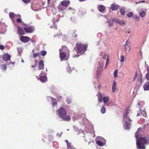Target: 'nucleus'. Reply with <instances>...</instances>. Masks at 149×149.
<instances>
[{
	"mask_svg": "<svg viewBox=\"0 0 149 149\" xmlns=\"http://www.w3.org/2000/svg\"><path fill=\"white\" fill-rule=\"evenodd\" d=\"M62 49H59L60 58L62 60H66L68 59V58L66 57V54L64 52L61 53Z\"/></svg>",
	"mask_w": 149,
	"mask_h": 149,
	"instance_id": "obj_8",
	"label": "nucleus"
},
{
	"mask_svg": "<svg viewBox=\"0 0 149 149\" xmlns=\"http://www.w3.org/2000/svg\"><path fill=\"white\" fill-rule=\"evenodd\" d=\"M15 15L14 13L13 12H10L9 13V16L12 19L15 16Z\"/></svg>",
	"mask_w": 149,
	"mask_h": 149,
	"instance_id": "obj_23",
	"label": "nucleus"
},
{
	"mask_svg": "<svg viewBox=\"0 0 149 149\" xmlns=\"http://www.w3.org/2000/svg\"><path fill=\"white\" fill-rule=\"evenodd\" d=\"M130 33V31L129 30H126L125 31V34H127Z\"/></svg>",
	"mask_w": 149,
	"mask_h": 149,
	"instance_id": "obj_46",
	"label": "nucleus"
},
{
	"mask_svg": "<svg viewBox=\"0 0 149 149\" xmlns=\"http://www.w3.org/2000/svg\"><path fill=\"white\" fill-rule=\"evenodd\" d=\"M22 62L23 63H24V61H23V60H22Z\"/></svg>",
	"mask_w": 149,
	"mask_h": 149,
	"instance_id": "obj_64",
	"label": "nucleus"
},
{
	"mask_svg": "<svg viewBox=\"0 0 149 149\" xmlns=\"http://www.w3.org/2000/svg\"><path fill=\"white\" fill-rule=\"evenodd\" d=\"M140 102H139L137 103V107L139 108H140Z\"/></svg>",
	"mask_w": 149,
	"mask_h": 149,
	"instance_id": "obj_45",
	"label": "nucleus"
},
{
	"mask_svg": "<svg viewBox=\"0 0 149 149\" xmlns=\"http://www.w3.org/2000/svg\"><path fill=\"white\" fill-rule=\"evenodd\" d=\"M41 54L42 56H44L47 54V52L45 50L41 51Z\"/></svg>",
	"mask_w": 149,
	"mask_h": 149,
	"instance_id": "obj_31",
	"label": "nucleus"
},
{
	"mask_svg": "<svg viewBox=\"0 0 149 149\" xmlns=\"http://www.w3.org/2000/svg\"><path fill=\"white\" fill-rule=\"evenodd\" d=\"M119 6L115 3H113L111 5V8L113 10H117L119 7Z\"/></svg>",
	"mask_w": 149,
	"mask_h": 149,
	"instance_id": "obj_14",
	"label": "nucleus"
},
{
	"mask_svg": "<svg viewBox=\"0 0 149 149\" xmlns=\"http://www.w3.org/2000/svg\"><path fill=\"white\" fill-rule=\"evenodd\" d=\"M67 69L68 71L70 72L72 70L71 67H70L69 65H68V66L67 67Z\"/></svg>",
	"mask_w": 149,
	"mask_h": 149,
	"instance_id": "obj_34",
	"label": "nucleus"
},
{
	"mask_svg": "<svg viewBox=\"0 0 149 149\" xmlns=\"http://www.w3.org/2000/svg\"><path fill=\"white\" fill-rule=\"evenodd\" d=\"M44 65L43 63V61H40L38 63V70H43L44 68Z\"/></svg>",
	"mask_w": 149,
	"mask_h": 149,
	"instance_id": "obj_13",
	"label": "nucleus"
},
{
	"mask_svg": "<svg viewBox=\"0 0 149 149\" xmlns=\"http://www.w3.org/2000/svg\"><path fill=\"white\" fill-rule=\"evenodd\" d=\"M0 68L4 71H5L6 70L7 67L5 65L2 64L0 65Z\"/></svg>",
	"mask_w": 149,
	"mask_h": 149,
	"instance_id": "obj_24",
	"label": "nucleus"
},
{
	"mask_svg": "<svg viewBox=\"0 0 149 149\" xmlns=\"http://www.w3.org/2000/svg\"><path fill=\"white\" fill-rule=\"evenodd\" d=\"M121 59L120 60V61L121 62H123L124 61L125 59V56L124 55H122L121 56Z\"/></svg>",
	"mask_w": 149,
	"mask_h": 149,
	"instance_id": "obj_35",
	"label": "nucleus"
},
{
	"mask_svg": "<svg viewBox=\"0 0 149 149\" xmlns=\"http://www.w3.org/2000/svg\"><path fill=\"white\" fill-rule=\"evenodd\" d=\"M146 77L147 79L149 81V73H148L146 74Z\"/></svg>",
	"mask_w": 149,
	"mask_h": 149,
	"instance_id": "obj_42",
	"label": "nucleus"
},
{
	"mask_svg": "<svg viewBox=\"0 0 149 149\" xmlns=\"http://www.w3.org/2000/svg\"><path fill=\"white\" fill-rule=\"evenodd\" d=\"M31 40V41L33 43H34L35 42L34 41V40H33V39H30V40Z\"/></svg>",
	"mask_w": 149,
	"mask_h": 149,
	"instance_id": "obj_56",
	"label": "nucleus"
},
{
	"mask_svg": "<svg viewBox=\"0 0 149 149\" xmlns=\"http://www.w3.org/2000/svg\"><path fill=\"white\" fill-rule=\"evenodd\" d=\"M130 42L127 40L126 41L125 44L124 46L125 49L126 54L129 53L130 51Z\"/></svg>",
	"mask_w": 149,
	"mask_h": 149,
	"instance_id": "obj_6",
	"label": "nucleus"
},
{
	"mask_svg": "<svg viewBox=\"0 0 149 149\" xmlns=\"http://www.w3.org/2000/svg\"><path fill=\"white\" fill-rule=\"evenodd\" d=\"M65 141L67 143V146H68V144H71L70 143H68V140H66Z\"/></svg>",
	"mask_w": 149,
	"mask_h": 149,
	"instance_id": "obj_54",
	"label": "nucleus"
},
{
	"mask_svg": "<svg viewBox=\"0 0 149 149\" xmlns=\"http://www.w3.org/2000/svg\"><path fill=\"white\" fill-rule=\"evenodd\" d=\"M137 77V80L140 82H142L143 81L142 78V74L140 73L138 75L137 72L136 71L135 73V76L134 78L133 81H134Z\"/></svg>",
	"mask_w": 149,
	"mask_h": 149,
	"instance_id": "obj_7",
	"label": "nucleus"
},
{
	"mask_svg": "<svg viewBox=\"0 0 149 149\" xmlns=\"http://www.w3.org/2000/svg\"><path fill=\"white\" fill-rule=\"evenodd\" d=\"M66 8V7L63 6L62 4H60L58 6V9L62 11L64 10Z\"/></svg>",
	"mask_w": 149,
	"mask_h": 149,
	"instance_id": "obj_25",
	"label": "nucleus"
},
{
	"mask_svg": "<svg viewBox=\"0 0 149 149\" xmlns=\"http://www.w3.org/2000/svg\"><path fill=\"white\" fill-rule=\"evenodd\" d=\"M143 87L145 90H149V82H147L143 85Z\"/></svg>",
	"mask_w": 149,
	"mask_h": 149,
	"instance_id": "obj_19",
	"label": "nucleus"
},
{
	"mask_svg": "<svg viewBox=\"0 0 149 149\" xmlns=\"http://www.w3.org/2000/svg\"><path fill=\"white\" fill-rule=\"evenodd\" d=\"M140 55L142 56V52L141 50H140Z\"/></svg>",
	"mask_w": 149,
	"mask_h": 149,
	"instance_id": "obj_55",
	"label": "nucleus"
},
{
	"mask_svg": "<svg viewBox=\"0 0 149 149\" xmlns=\"http://www.w3.org/2000/svg\"><path fill=\"white\" fill-rule=\"evenodd\" d=\"M140 3V1H139V2H136V4L138 3Z\"/></svg>",
	"mask_w": 149,
	"mask_h": 149,
	"instance_id": "obj_58",
	"label": "nucleus"
},
{
	"mask_svg": "<svg viewBox=\"0 0 149 149\" xmlns=\"http://www.w3.org/2000/svg\"><path fill=\"white\" fill-rule=\"evenodd\" d=\"M103 62V61L102 62V63H99V64L100 65V67H102L103 66V64L102 63Z\"/></svg>",
	"mask_w": 149,
	"mask_h": 149,
	"instance_id": "obj_52",
	"label": "nucleus"
},
{
	"mask_svg": "<svg viewBox=\"0 0 149 149\" xmlns=\"http://www.w3.org/2000/svg\"><path fill=\"white\" fill-rule=\"evenodd\" d=\"M24 24L26 27L23 28L24 29L26 32L31 33L34 31L35 28L33 26H28L27 24Z\"/></svg>",
	"mask_w": 149,
	"mask_h": 149,
	"instance_id": "obj_5",
	"label": "nucleus"
},
{
	"mask_svg": "<svg viewBox=\"0 0 149 149\" xmlns=\"http://www.w3.org/2000/svg\"><path fill=\"white\" fill-rule=\"evenodd\" d=\"M145 2V1H140V3H144Z\"/></svg>",
	"mask_w": 149,
	"mask_h": 149,
	"instance_id": "obj_57",
	"label": "nucleus"
},
{
	"mask_svg": "<svg viewBox=\"0 0 149 149\" xmlns=\"http://www.w3.org/2000/svg\"><path fill=\"white\" fill-rule=\"evenodd\" d=\"M66 110L64 108H61L57 112V114L59 117L62 119L63 120L69 121L71 118L69 116H65L67 114Z\"/></svg>",
	"mask_w": 149,
	"mask_h": 149,
	"instance_id": "obj_3",
	"label": "nucleus"
},
{
	"mask_svg": "<svg viewBox=\"0 0 149 149\" xmlns=\"http://www.w3.org/2000/svg\"><path fill=\"white\" fill-rule=\"evenodd\" d=\"M35 66H34V65H32L31 66V67H32V68H34V67Z\"/></svg>",
	"mask_w": 149,
	"mask_h": 149,
	"instance_id": "obj_61",
	"label": "nucleus"
},
{
	"mask_svg": "<svg viewBox=\"0 0 149 149\" xmlns=\"http://www.w3.org/2000/svg\"><path fill=\"white\" fill-rule=\"evenodd\" d=\"M108 56H107V60L106 65H108L109 63V59L108 58Z\"/></svg>",
	"mask_w": 149,
	"mask_h": 149,
	"instance_id": "obj_49",
	"label": "nucleus"
},
{
	"mask_svg": "<svg viewBox=\"0 0 149 149\" xmlns=\"http://www.w3.org/2000/svg\"><path fill=\"white\" fill-rule=\"evenodd\" d=\"M98 139H99L98 141H101L103 142H104V141H106L104 138L101 137H98Z\"/></svg>",
	"mask_w": 149,
	"mask_h": 149,
	"instance_id": "obj_32",
	"label": "nucleus"
},
{
	"mask_svg": "<svg viewBox=\"0 0 149 149\" xmlns=\"http://www.w3.org/2000/svg\"><path fill=\"white\" fill-rule=\"evenodd\" d=\"M42 72H41L40 74L41 75L40 77V79L41 82L44 83L47 80V76L45 75H44L43 76H42Z\"/></svg>",
	"mask_w": 149,
	"mask_h": 149,
	"instance_id": "obj_12",
	"label": "nucleus"
},
{
	"mask_svg": "<svg viewBox=\"0 0 149 149\" xmlns=\"http://www.w3.org/2000/svg\"><path fill=\"white\" fill-rule=\"evenodd\" d=\"M4 48V47L2 45H1L0 46V49L2 50Z\"/></svg>",
	"mask_w": 149,
	"mask_h": 149,
	"instance_id": "obj_44",
	"label": "nucleus"
},
{
	"mask_svg": "<svg viewBox=\"0 0 149 149\" xmlns=\"http://www.w3.org/2000/svg\"><path fill=\"white\" fill-rule=\"evenodd\" d=\"M107 55L106 54H104V56H103V59H105L106 58V57H107Z\"/></svg>",
	"mask_w": 149,
	"mask_h": 149,
	"instance_id": "obj_47",
	"label": "nucleus"
},
{
	"mask_svg": "<svg viewBox=\"0 0 149 149\" xmlns=\"http://www.w3.org/2000/svg\"><path fill=\"white\" fill-rule=\"evenodd\" d=\"M142 114L143 115V116L144 117H146V112L144 110H143V112H142Z\"/></svg>",
	"mask_w": 149,
	"mask_h": 149,
	"instance_id": "obj_41",
	"label": "nucleus"
},
{
	"mask_svg": "<svg viewBox=\"0 0 149 149\" xmlns=\"http://www.w3.org/2000/svg\"><path fill=\"white\" fill-rule=\"evenodd\" d=\"M116 82H113L112 86V91L113 93H114L116 89Z\"/></svg>",
	"mask_w": 149,
	"mask_h": 149,
	"instance_id": "obj_22",
	"label": "nucleus"
},
{
	"mask_svg": "<svg viewBox=\"0 0 149 149\" xmlns=\"http://www.w3.org/2000/svg\"><path fill=\"white\" fill-rule=\"evenodd\" d=\"M97 95L98 96V100L101 103L102 102L103 97L104 96L103 95H102L100 92H99L98 93Z\"/></svg>",
	"mask_w": 149,
	"mask_h": 149,
	"instance_id": "obj_15",
	"label": "nucleus"
},
{
	"mask_svg": "<svg viewBox=\"0 0 149 149\" xmlns=\"http://www.w3.org/2000/svg\"><path fill=\"white\" fill-rule=\"evenodd\" d=\"M17 50L18 52H19L22 51V49L21 48H19Z\"/></svg>",
	"mask_w": 149,
	"mask_h": 149,
	"instance_id": "obj_51",
	"label": "nucleus"
},
{
	"mask_svg": "<svg viewBox=\"0 0 149 149\" xmlns=\"http://www.w3.org/2000/svg\"><path fill=\"white\" fill-rule=\"evenodd\" d=\"M128 108L126 107L125 110V112L123 114V119L125 122L124 127L125 129H129L130 126L131 120L129 118L128 116Z\"/></svg>",
	"mask_w": 149,
	"mask_h": 149,
	"instance_id": "obj_2",
	"label": "nucleus"
},
{
	"mask_svg": "<svg viewBox=\"0 0 149 149\" xmlns=\"http://www.w3.org/2000/svg\"><path fill=\"white\" fill-rule=\"evenodd\" d=\"M74 129H75V130L77 132H79L80 131V130L76 126H74Z\"/></svg>",
	"mask_w": 149,
	"mask_h": 149,
	"instance_id": "obj_37",
	"label": "nucleus"
},
{
	"mask_svg": "<svg viewBox=\"0 0 149 149\" xmlns=\"http://www.w3.org/2000/svg\"><path fill=\"white\" fill-rule=\"evenodd\" d=\"M17 21L19 23H20L21 22V19H20L18 18L17 19Z\"/></svg>",
	"mask_w": 149,
	"mask_h": 149,
	"instance_id": "obj_48",
	"label": "nucleus"
},
{
	"mask_svg": "<svg viewBox=\"0 0 149 149\" xmlns=\"http://www.w3.org/2000/svg\"><path fill=\"white\" fill-rule=\"evenodd\" d=\"M10 56L8 54H4L3 56V59L4 61L6 62L10 60Z\"/></svg>",
	"mask_w": 149,
	"mask_h": 149,
	"instance_id": "obj_11",
	"label": "nucleus"
},
{
	"mask_svg": "<svg viewBox=\"0 0 149 149\" xmlns=\"http://www.w3.org/2000/svg\"><path fill=\"white\" fill-rule=\"evenodd\" d=\"M67 102L68 103V104H70L71 103V101L70 100H67Z\"/></svg>",
	"mask_w": 149,
	"mask_h": 149,
	"instance_id": "obj_53",
	"label": "nucleus"
},
{
	"mask_svg": "<svg viewBox=\"0 0 149 149\" xmlns=\"http://www.w3.org/2000/svg\"><path fill=\"white\" fill-rule=\"evenodd\" d=\"M107 65H106V64L105 67V68H106V67L107 66Z\"/></svg>",
	"mask_w": 149,
	"mask_h": 149,
	"instance_id": "obj_63",
	"label": "nucleus"
},
{
	"mask_svg": "<svg viewBox=\"0 0 149 149\" xmlns=\"http://www.w3.org/2000/svg\"><path fill=\"white\" fill-rule=\"evenodd\" d=\"M20 40L24 43L28 42L30 40V38L27 36H21L20 38Z\"/></svg>",
	"mask_w": 149,
	"mask_h": 149,
	"instance_id": "obj_9",
	"label": "nucleus"
},
{
	"mask_svg": "<svg viewBox=\"0 0 149 149\" xmlns=\"http://www.w3.org/2000/svg\"><path fill=\"white\" fill-rule=\"evenodd\" d=\"M103 100L105 104V106H108L109 104H107V102L109 100V97H105L104 96L103 97Z\"/></svg>",
	"mask_w": 149,
	"mask_h": 149,
	"instance_id": "obj_16",
	"label": "nucleus"
},
{
	"mask_svg": "<svg viewBox=\"0 0 149 149\" xmlns=\"http://www.w3.org/2000/svg\"><path fill=\"white\" fill-rule=\"evenodd\" d=\"M138 133L137 132L135 134V136L136 139V144L137 148L139 149H145V147L144 145V144L147 143L149 142V140L146 137H141L138 139Z\"/></svg>",
	"mask_w": 149,
	"mask_h": 149,
	"instance_id": "obj_1",
	"label": "nucleus"
},
{
	"mask_svg": "<svg viewBox=\"0 0 149 149\" xmlns=\"http://www.w3.org/2000/svg\"><path fill=\"white\" fill-rule=\"evenodd\" d=\"M100 85H99L98 86V88L99 89H100Z\"/></svg>",
	"mask_w": 149,
	"mask_h": 149,
	"instance_id": "obj_59",
	"label": "nucleus"
},
{
	"mask_svg": "<svg viewBox=\"0 0 149 149\" xmlns=\"http://www.w3.org/2000/svg\"><path fill=\"white\" fill-rule=\"evenodd\" d=\"M77 49L75 47L74 49V51L75 50L77 53V55H75V56H78L80 55H81L85 51L87 48V46L85 45H84L82 44H80L77 43L76 44Z\"/></svg>",
	"mask_w": 149,
	"mask_h": 149,
	"instance_id": "obj_4",
	"label": "nucleus"
},
{
	"mask_svg": "<svg viewBox=\"0 0 149 149\" xmlns=\"http://www.w3.org/2000/svg\"><path fill=\"white\" fill-rule=\"evenodd\" d=\"M120 12L121 13V14L123 15H125V11L124 10V8H122L120 9Z\"/></svg>",
	"mask_w": 149,
	"mask_h": 149,
	"instance_id": "obj_26",
	"label": "nucleus"
},
{
	"mask_svg": "<svg viewBox=\"0 0 149 149\" xmlns=\"http://www.w3.org/2000/svg\"><path fill=\"white\" fill-rule=\"evenodd\" d=\"M52 0H47V4L48 6H49V3Z\"/></svg>",
	"mask_w": 149,
	"mask_h": 149,
	"instance_id": "obj_50",
	"label": "nucleus"
},
{
	"mask_svg": "<svg viewBox=\"0 0 149 149\" xmlns=\"http://www.w3.org/2000/svg\"><path fill=\"white\" fill-rule=\"evenodd\" d=\"M39 54V53H36V54L34 53L33 57L34 58H36L38 56Z\"/></svg>",
	"mask_w": 149,
	"mask_h": 149,
	"instance_id": "obj_43",
	"label": "nucleus"
},
{
	"mask_svg": "<svg viewBox=\"0 0 149 149\" xmlns=\"http://www.w3.org/2000/svg\"><path fill=\"white\" fill-rule=\"evenodd\" d=\"M98 10L101 12H103L105 9V7L103 5H100L97 8Z\"/></svg>",
	"mask_w": 149,
	"mask_h": 149,
	"instance_id": "obj_17",
	"label": "nucleus"
},
{
	"mask_svg": "<svg viewBox=\"0 0 149 149\" xmlns=\"http://www.w3.org/2000/svg\"><path fill=\"white\" fill-rule=\"evenodd\" d=\"M24 3H29L31 0H22Z\"/></svg>",
	"mask_w": 149,
	"mask_h": 149,
	"instance_id": "obj_39",
	"label": "nucleus"
},
{
	"mask_svg": "<svg viewBox=\"0 0 149 149\" xmlns=\"http://www.w3.org/2000/svg\"><path fill=\"white\" fill-rule=\"evenodd\" d=\"M107 65H106V64L105 67V68H106V67L107 66Z\"/></svg>",
	"mask_w": 149,
	"mask_h": 149,
	"instance_id": "obj_62",
	"label": "nucleus"
},
{
	"mask_svg": "<svg viewBox=\"0 0 149 149\" xmlns=\"http://www.w3.org/2000/svg\"><path fill=\"white\" fill-rule=\"evenodd\" d=\"M133 13L132 12H131L130 13H128L127 15V16L129 17H130L133 15Z\"/></svg>",
	"mask_w": 149,
	"mask_h": 149,
	"instance_id": "obj_38",
	"label": "nucleus"
},
{
	"mask_svg": "<svg viewBox=\"0 0 149 149\" xmlns=\"http://www.w3.org/2000/svg\"><path fill=\"white\" fill-rule=\"evenodd\" d=\"M147 71L148 72H149V68H147Z\"/></svg>",
	"mask_w": 149,
	"mask_h": 149,
	"instance_id": "obj_60",
	"label": "nucleus"
},
{
	"mask_svg": "<svg viewBox=\"0 0 149 149\" xmlns=\"http://www.w3.org/2000/svg\"><path fill=\"white\" fill-rule=\"evenodd\" d=\"M146 14V12L144 11H142L139 13V15L141 17H144Z\"/></svg>",
	"mask_w": 149,
	"mask_h": 149,
	"instance_id": "obj_28",
	"label": "nucleus"
},
{
	"mask_svg": "<svg viewBox=\"0 0 149 149\" xmlns=\"http://www.w3.org/2000/svg\"><path fill=\"white\" fill-rule=\"evenodd\" d=\"M113 21L116 22L117 23L120 25L125 24L124 21L122 20H120L118 19L114 18L113 19Z\"/></svg>",
	"mask_w": 149,
	"mask_h": 149,
	"instance_id": "obj_10",
	"label": "nucleus"
},
{
	"mask_svg": "<svg viewBox=\"0 0 149 149\" xmlns=\"http://www.w3.org/2000/svg\"><path fill=\"white\" fill-rule=\"evenodd\" d=\"M101 112L102 113L104 114L106 112L105 107L103 106L101 109Z\"/></svg>",
	"mask_w": 149,
	"mask_h": 149,
	"instance_id": "obj_27",
	"label": "nucleus"
},
{
	"mask_svg": "<svg viewBox=\"0 0 149 149\" xmlns=\"http://www.w3.org/2000/svg\"><path fill=\"white\" fill-rule=\"evenodd\" d=\"M142 115V112L140 110H139V111H138V112L137 113V116H139V115Z\"/></svg>",
	"mask_w": 149,
	"mask_h": 149,
	"instance_id": "obj_40",
	"label": "nucleus"
},
{
	"mask_svg": "<svg viewBox=\"0 0 149 149\" xmlns=\"http://www.w3.org/2000/svg\"><path fill=\"white\" fill-rule=\"evenodd\" d=\"M108 22L109 23V24L108 25V26L109 27H111L113 25V22H111V23L109 22L108 20Z\"/></svg>",
	"mask_w": 149,
	"mask_h": 149,
	"instance_id": "obj_36",
	"label": "nucleus"
},
{
	"mask_svg": "<svg viewBox=\"0 0 149 149\" xmlns=\"http://www.w3.org/2000/svg\"><path fill=\"white\" fill-rule=\"evenodd\" d=\"M61 3L62 5L66 8L70 4V1H69L64 0L61 2Z\"/></svg>",
	"mask_w": 149,
	"mask_h": 149,
	"instance_id": "obj_18",
	"label": "nucleus"
},
{
	"mask_svg": "<svg viewBox=\"0 0 149 149\" xmlns=\"http://www.w3.org/2000/svg\"><path fill=\"white\" fill-rule=\"evenodd\" d=\"M96 143L98 145L100 146H103L106 143V141H104V142L101 141H97Z\"/></svg>",
	"mask_w": 149,
	"mask_h": 149,
	"instance_id": "obj_20",
	"label": "nucleus"
},
{
	"mask_svg": "<svg viewBox=\"0 0 149 149\" xmlns=\"http://www.w3.org/2000/svg\"><path fill=\"white\" fill-rule=\"evenodd\" d=\"M67 147L68 149H75L74 146L71 145V144H68Z\"/></svg>",
	"mask_w": 149,
	"mask_h": 149,
	"instance_id": "obj_30",
	"label": "nucleus"
},
{
	"mask_svg": "<svg viewBox=\"0 0 149 149\" xmlns=\"http://www.w3.org/2000/svg\"><path fill=\"white\" fill-rule=\"evenodd\" d=\"M117 71V70H116L114 72V77L115 78L116 77L118 76Z\"/></svg>",
	"mask_w": 149,
	"mask_h": 149,
	"instance_id": "obj_33",
	"label": "nucleus"
},
{
	"mask_svg": "<svg viewBox=\"0 0 149 149\" xmlns=\"http://www.w3.org/2000/svg\"><path fill=\"white\" fill-rule=\"evenodd\" d=\"M51 100L53 103V107H54V106L56 104V102H55L56 101L55 99L54 98H51Z\"/></svg>",
	"mask_w": 149,
	"mask_h": 149,
	"instance_id": "obj_29",
	"label": "nucleus"
},
{
	"mask_svg": "<svg viewBox=\"0 0 149 149\" xmlns=\"http://www.w3.org/2000/svg\"><path fill=\"white\" fill-rule=\"evenodd\" d=\"M18 34L19 35H24V33L23 30L20 27H18Z\"/></svg>",
	"mask_w": 149,
	"mask_h": 149,
	"instance_id": "obj_21",
	"label": "nucleus"
}]
</instances>
